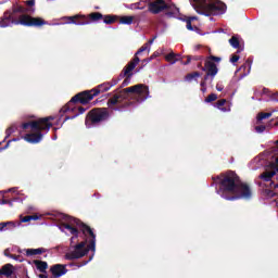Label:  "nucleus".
I'll use <instances>...</instances> for the list:
<instances>
[{
  "label": "nucleus",
  "mask_w": 278,
  "mask_h": 278,
  "mask_svg": "<svg viewBox=\"0 0 278 278\" xmlns=\"http://www.w3.org/2000/svg\"><path fill=\"white\" fill-rule=\"evenodd\" d=\"M65 223H62L60 225L61 231H64V229H67L72 233L71 240H75L79 238V229L83 231V235L85 238H88L89 244L86 248V241H81L80 243L76 244L74 248V251L68 252L65 254V260H80V257H84L85 255H88L89 251H96L97 249V235H94V231H92V228L90 226L86 225L84 222L79 220L78 218L71 217L66 215L64 217ZM78 227L79 229H77ZM89 236V237H88Z\"/></svg>",
  "instance_id": "1"
},
{
  "label": "nucleus",
  "mask_w": 278,
  "mask_h": 278,
  "mask_svg": "<svg viewBox=\"0 0 278 278\" xmlns=\"http://www.w3.org/2000/svg\"><path fill=\"white\" fill-rule=\"evenodd\" d=\"M213 184L218 185L217 194L226 201H237V199H251L253 192L251 187L240 180V176L233 170H228L219 176L213 177Z\"/></svg>",
  "instance_id": "2"
},
{
  "label": "nucleus",
  "mask_w": 278,
  "mask_h": 278,
  "mask_svg": "<svg viewBox=\"0 0 278 278\" xmlns=\"http://www.w3.org/2000/svg\"><path fill=\"white\" fill-rule=\"evenodd\" d=\"M34 9H27L21 4H13L11 10L0 17V27H12V25H23L24 27H42L47 22L41 17H34Z\"/></svg>",
  "instance_id": "3"
},
{
  "label": "nucleus",
  "mask_w": 278,
  "mask_h": 278,
  "mask_svg": "<svg viewBox=\"0 0 278 278\" xmlns=\"http://www.w3.org/2000/svg\"><path fill=\"white\" fill-rule=\"evenodd\" d=\"M129 97H138V101H147L149 99V86L139 84L118 91L108 100V108L118 110V108L114 106L119 105V103H123Z\"/></svg>",
  "instance_id": "4"
},
{
  "label": "nucleus",
  "mask_w": 278,
  "mask_h": 278,
  "mask_svg": "<svg viewBox=\"0 0 278 278\" xmlns=\"http://www.w3.org/2000/svg\"><path fill=\"white\" fill-rule=\"evenodd\" d=\"M198 14L203 16H218L225 14L227 4L223 2H210V0H189Z\"/></svg>",
  "instance_id": "5"
},
{
  "label": "nucleus",
  "mask_w": 278,
  "mask_h": 278,
  "mask_svg": "<svg viewBox=\"0 0 278 278\" xmlns=\"http://www.w3.org/2000/svg\"><path fill=\"white\" fill-rule=\"evenodd\" d=\"M111 89V85L106 83L100 84L93 89L85 90L75 94L71 100L68 105H73V103H80L81 105H88L94 97H99L103 92H108Z\"/></svg>",
  "instance_id": "6"
},
{
  "label": "nucleus",
  "mask_w": 278,
  "mask_h": 278,
  "mask_svg": "<svg viewBox=\"0 0 278 278\" xmlns=\"http://www.w3.org/2000/svg\"><path fill=\"white\" fill-rule=\"evenodd\" d=\"M175 4H168L164 0H155L153 2L148 3V12L151 14H160L164 12L167 18H173L175 16Z\"/></svg>",
  "instance_id": "7"
},
{
  "label": "nucleus",
  "mask_w": 278,
  "mask_h": 278,
  "mask_svg": "<svg viewBox=\"0 0 278 278\" xmlns=\"http://www.w3.org/2000/svg\"><path fill=\"white\" fill-rule=\"evenodd\" d=\"M110 118V112L105 108H96L89 111L87 114L85 125L87 127H92V125H99V123H103V121H108Z\"/></svg>",
  "instance_id": "8"
},
{
  "label": "nucleus",
  "mask_w": 278,
  "mask_h": 278,
  "mask_svg": "<svg viewBox=\"0 0 278 278\" xmlns=\"http://www.w3.org/2000/svg\"><path fill=\"white\" fill-rule=\"evenodd\" d=\"M140 64V58H136L135 60H130L126 66L123 68V71L119 74V80L124 79L122 83L121 88H125V86H129L131 83V77H134V70L136 66Z\"/></svg>",
  "instance_id": "9"
},
{
  "label": "nucleus",
  "mask_w": 278,
  "mask_h": 278,
  "mask_svg": "<svg viewBox=\"0 0 278 278\" xmlns=\"http://www.w3.org/2000/svg\"><path fill=\"white\" fill-rule=\"evenodd\" d=\"M71 103V102H70ZM65 104L61 110H60V114L61 116H64V114H66V112H75V110L78 111V113H76L72 118H76V116H79V114H84V112H86V108L84 106H75V103H81V102H74L72 104ZM70 104V105H68Z\"/></svg>",
  "instance_id": "10"
},
{
  "label": "nucleus",
  "mask_w": 278,
  "mask_h": 278,
  "mask_svg": "<svg viewBox=\"0 0 278 278\" xmlns=\"http://www.w3.org/2000/svg\"><path fill=\"white\" fill-rule=\"evenodd\" d=\"M18 127H20V129H18L20 132H23V131H42L41 128H40V123L38 122V119L22 123Z\"/></svg>",
  "instance_id": "11"
},
{
  "label": "nucleus",
  "mask_w": 278,
  "mask_h": 278,
  "mask_svg": "<svg viewBox=\"0 0 278 278\" xmlns=\"http://www.w3.org/2000/svg\"><path fill=\"white\" fill-rule=\"evenodd\" d=\"M202 71L211 75V81H214V77L218 75V66L216 65V63L210 60H205L204 67H202Z\"/></svg>",
  "instance_id": "12"
},
{
  "label": "nucleus",
  "mask_w": 278,
  "mask_h": 278,
  "mask_svg": "<svg viewBox=\"0 0 278 278\" xmlns=\"http://www.w3.org/2000/svg\"><path fill=\"white\" fill-rule=\"evenodd\" d=\"M24 140L30 144H38L42 140V130H35L24 136Z\"/></svg>",
  "instance_id": "13"
},
{
  "label": "nucleus",
  "mask_w": 278,
  "mask_h": 278,
  "mask_svg": "<svg viewBox=\"0 0 278 278\" xmlns=\"http://www.w3.org/2000/svg\"><path fill=\"white\" fill-rule=\"evenodd\" d=\"M50 273L53 277L60 278L63 277V275H66L68 269H66V265L55 264L50 267Z\"/></svg>",
  "instance_id": "14"
},
{
  "label": "nucleus",
  "mask_w": 278,
  "mask_h": 278,
  "mask_svg": "<svg viewBox=\"0 0 278 278\" xmlns=\"http://www.w3.org/2000/svg\"><path fill=\"white\" fill-rule=\"evenodd\" d=\"M51 121H55V117L48 116V117H41V118L37 119L41 131H49V129H51V127H53V123H51Z\"/></svg>",
  "instance_id": "15"
},
{
  "label": "nucleus",
  "mask_w": 278,
  "mask_h": 278,
  "mask_svg": "<svg viewBox=\"0 0 278 278\" xmlns=\"http://www.w3.org/2000/svg\"><path fill=\"white\" fill-rule=\"evenodd\" d=\"M71 23L74 25H90V21L86 15H75L70 17Z\"/></svg>",
  "instance_id": "16"
},
{
  "label": "nucleus",
  "mask_w": 278,
  "mask_h": 278,
  "mask_svg": "<svg viewBox=\"0 0 278 278\" xmlns=\"http://www.w3.org/2000/svg\"><path fill=\"white\" fill-rule=\"evenodd\" d=\"M165 60L166 62H169V64H176V62H179L181 60V54L170 52L165 55Z\"/></svg>",
  "instance_id": "17"
},
{
  "label": "nucleus",
  "mask_w": 278,
  "mask_h": 278,
  "mask_svg": "<svg viewBox=\"0 0 278 278\" xmlns=\"http://www.w3.org/2000/svg\"><path fill=\"white\" fill-rule=\"evenodd\" d=\"M34 264L37 270L41 271L42 274H47V268H49V264L47 262L35 260Z\"/></svg>",
  "instance_id": "18"
},
{
  "label": "nucleus",
  "mask_w": 278,
  "mask_h": 278,
  "mask_svg": "<svg viewBox=\"0 0 278 278\" xmlns=\"http://www.w3.org/2000/svg\"><path fill=\"white\" fill-rule=\"evenodd\" d=\"M226 103L227 99H220L215 103V108H217V110H220V112H231L230 106H225Z\"/></svg>",
  "instance_id": "19"
},
{
  "label": "nucleus",
  "mask_w": 278,
  "mask_h": 278,
  "mask_svg": "<svg viewBox=\"0 0 278 278\" xmlns=\"http://www.w3.org/2000/svg\"><path fill=\"white\" fill-rule=\"evenodd\" d=\"M12 264H7L1 267L0 269V277L3 275L4 277H12Z\"/></svg>",
  "instance_id": "20"
},
{
  "label": "nucleus",
  "mask_w": 278,
  "mask_h": 278,
  "mask_svg": "<svg viewBox=\"0 0 278 278\" xmlns=\"http://www.w3.org/2000/svg\"><path fill=\"white\" fill-rule=\"evenodd\" d=\"M89 23H97L98 21H103V14L99 12H93L87 15Z\"/></svg>",
  "instance_id": "21"
},
{
  "label": "nucleus",
  "mask_w": 278,
  "mask_h": 278,
  "mask_svg": "<svg viewBox=\"0 0 278 278\" xmlns=\"http://www.w3.org/2000/svg\"><path fill=\"white\" fill-rule=\"evenodd\" d=\"M42 253H46L45 248H38V249H27L26 255L27 257H31L34 255H42Z\"/></svg>",
  "instance_id": "22"
},
{
  "label": "nucleus",
  "mask_w": 278,
  "mask_h": 278,
  "mask_svg": "<svg viewBox=\"0 0 278 278\" xmlns=\"http://www.w3.org/2000/svg\"><path fill=\"white\" fill-rule=\"evenodd\" d=\"M276 175V170L264 172L263 174L260 175V179H263V181H270Z\"/></svg>",
  "instance_id": "23"
},
{
  "label": "nucleus",
  "mask_w": 278,
  "mask_h": 278,
  "mask_svg": "<svg viewBox=\"0 0 278 278\" xmlns=\"http://www.w3.org/2000/svg\"><path fill=\"white\" fill-rule=\"evenodd\" d=\"M7 229H16V223L14 222L0 223V231H7Z\"/></svg>",
  "instance_id": "24"
},
{
  "label": "nucleus",
  "mask_w": 278,
  "mask_h": 278,
  "mask_svg": "<svg viewBox=\"0 0 278 278\" xmlns=\"http://www.w3.org/2000/svg\"><path fill=\"white\" fill-rule=\"evenodd\" d=\"M187 61H181V64H184V66H188V64H190V62H192V60L194 62H201V60H203V56L201 55H187Z\"/></svg>",
  "instance_id": "25"
},
{
  "label": "nucleus",
  "mask_w": 278,
  "mask_h": 278,
  "mask_svg": "<svg viewBox=\"0 0 278 278\" xmlns=\"http://www.w3.org/2000/svg\"><path fill=\"white\" fill-rule=\"evenodd\" d=\"M118 15H104L103 16V23H105V25H112L114 23H116V21H118Z\"/></svg>",
  "instance_id": "26"
},
{
  "label": "nucleus",
  "mask_w": 278,
  "mask_h": 278,
  "mask_svg": "<svg viewBox=\"0 0 278 278\" xmlns=\"http://www.w3.org/2000/svg\"><path fill=\"white\" fill-rule=\"evenodd\" d=\"M18 129H20V127H16L15 125H12L11 127L7 128L5 137L2 142H5V140H8V138H10L12 136V134H14L15 131H18Z\"/></svg>",
  "instance_id": "27"
},
{
  "label": "nucleus",
  "mask_w": 278,
  "mask_h": 278,
  "mask_svg": "<svg viewBox=\"0 0 278 278\" xmlns=\"http://www.w3.org/2000/svg\"><path fill=\"white\" fill-rule=\"evenodd\" d=\"M119 23L122 25H131L134 23V16L125 15L119 17Z\"/></svg>",
  "instance_id": "28"
},
{
  "label": "nucleus",
  "mask_w": 278,
  "mask_h": 278,
  "mask_svg": "<svg viewBox=\"0 0 278 278\" xmlns=\"http://www.w3.org/2000/svg\"><path fill=\"white\" fill-rule=\"evenodd\" d=\"M197 77H201V73L199 72L189 73L185 76V81H192V79H197Z\"/></svg>",
  "instance_id": "29"
},
{
  "label": "nucleus",
  "mask_w": 278,
  "mask_h": 278,
  "mask_svg": "<svg viewBox=\"0 0 278 278\" xmlns=\"http://www.w3.org/2000/svg\"><path fill=\"white\" fill-rule=\"evenodd\" d=\"M229 45H231L233 47V49H240V39H238V37L232 36L229 39Z\"/></svg>",
  "instance_id": "30"
},
{
  "label": "nucleus",
  "mask_w": 278,
  "mask_h": 278,
  "mask_svg": "<svg viewBox=\"0 0 278 278\" xmlns=\"http://www.w3.org/2000/svg\"><path fill=\"white\" fill-rule=\"evenodd\" d=\"M264 197H267V199H273L274 197H277V192H275L271 189H265L263 191Z\"/></svg>",
  "instance_id": "31"
},
{
  "label": "nucleus",
  "mask_w": 278,
  "mask_h": 278,
  "mask_svg": "<svg viewBox=\"0 0 278 278\" xmlns=\"http://www.w3.org/2000/svg\"><path fill=\"white\" fill-rule=\"evenodd\" d=\"M147 49H149V43H144L134 55V58L131 60H136V58H139L138 55H140V53H144V51H147Z\"/></svg>",
  "instance_id": "32"
},
{
  "label": "nucleus",
  "mask_w": 278,
  "mask_h": 278,
  "mask_svg": "<svg viewBox=\"0 0 278 278\" xmlns=\"http://www.w3.org/2000/svg\"><path fill=\"white\" fill-rule=\"evenodd\" d=\"M216 99H218V96L216 93H211L205 98V103H213Z\"/></svg>",
  "instance_id": "33"
},
{
  "label": "nucleus",
  "mask_w": 278,
  "mask_h": 278,
  "mask_svg": "<svg viewBox=\"0 0 278 278\" xmlns=\"http://www.w3.org/2000/svg\"><path fill=\"white\" fill-rule=\"evenodd\" d=\"M273 113H258L257 121H266V118H270Z\"/></svg>",
  "instance_id": "34"
},
{
  "label": "nucleus",
  "mask_w": 278,
  "mask_h": 278,
  "mask_svg": "<svg viewBox=\"0 0 278 278\" xmlns=\"http://www.w3.org/2000/svg\"><path fill=\"white\" fill-rule=\"evenodd\" d=\"M26 5H28V8H26L27 10H35L34 5H36V0H27L26 1Z\"/></svg>",
  "instance_id": "35"
},
{
  "label": "nucleus",
  "mask_w": 278,
  "mask_h": 278,
  "mask_svg": "<svg viewBox=\"0 0 278 278\" xmlns=\"http://www.w3.org/2000/svg\"><path fill=\"white\" fill-rule=\"evenodd\" d=\"M186 23H187V29L189 30V31H194V27H192V20L191 18H187L186 20Z\"/></svg>",
  "instance_id": "36"
},
{
  "label": "nucleus",
  "mask_w": 278,
  "mask_h": 278,
  "mask_svg": "<svg viewBox=\"0 0 278 278\" xmlns=\"http://www.w3.org/2000/svg\"><path fill=\"white\" fill-rule=\"evenodd\" d=\"M255 131L257 134H264V131H266V126L265 125L255 126Z\"/></svg>",
  "instance_id": "37"
},
{
  "label": "nucleus",
  "mask_w": 278,
  "mask_h": 278,
  "mask_svg": "<svg viewBox=\"0 0 278 278\" xmlns=\"http://www.w3.org/2000/svg\"><path fill=\"white\" fill-rule=\"evenodd\" d=\"M118 81H121V76H118L117 78H113L111 81H106V84L111 85V88H113V86H116Z\"/></svg>",
  "instance_id": "38"
},
{
  "label": "nucleus",
  "mask_w": 278,
  "mask_h": 278,
  "mask_svg": "<svg viewBox=\"0 0 278 278\" xmlns=\"http://www.w3.org/2000/svg\"><path fill=\"white\" fill-rule=\"evenodd\" d=\"M206 60H208L210 62H220V56H215V55H210L208 58H206Z\"/></svg>",
  "instance_id": "39"
},
{
  "label": "nucleus",
  "mask_w": 278,
  "mask_h": 278,
  "mask_svg": "<svg viewBox=\"0 0 278 278\" xmlns=\"http://www.w3.org/2000/svg\"><path fill=\"white\" fill-rule=\"evenodd\" d=\"M11 260H15V262H23V256L11 254Z\"/></svg>",
  "instance_id": "40"
},
{
  "label": "nucleus",
  "mask_w": 278,
  "mask_h": 278,
  "mask_svg": "<svg viewBox=\"0 0 278 278\" xmlns=\"http://www.w3.org/2000/svg\"><path fill=\"white\" fill-rule=\"evenodd\" d=\"M238 60H240V55L238 54H233L231 58H230V62L232 64H236V62H238Z\"/></svg>",
  "instance_id": "41"
},
{
  "label": "nucleus",
  "mask_w": 278,
  "mask_h": 278,
  "mask_svg": "<svg viewBox=\"0 0 278 278\" xmlns=\"http://www.w3.org/2000/svg\"><path fill=\"white\" fill-rule=\"evenodd\" d=\"M11 142H16V139H11L7 142V144L3 148H0V151H4V149H9L10 148V143Z\"/></svg>",
  "instance_id": "42"
},
{
  "label": "nucleus",
  "mask_w": 278,
  "mask_h": 278,
  "mask_svg": "<svg viewBox=\"0 0 278 278\" xmlns=\"http://www.w3.org/2000/svg\"><path fill=\"white\" fill-rule=\"evenodd\" d=\"M1 204L2 205H10L11 207H12V200H8V199H2V201H1Z\"/></svg>",
  "instance_id": "43"
},
{
  "label": "nucleus",
  "mask_w": 278,
  "mask_h": 278,
  "mask_svg": "<svg viewBox=\"0 0 278 278\" xmlns=\"http://www.w3.org/2000/svg\"><path fill=\"white\" fill-rule=\"evenodd\" d=\"M224 89H225V86H223V84H220V83H217V84H216V90H217L218 92H223Z\"/></svg>",
  "instance_id": "44"
},
{
  "label": "nucleus",
  "mask_w": 278,
  "mask_h": 278,
  "mask_svg": "<svg viewBox=\"0 0 278 278\" xmlns=\"http://www.w3.org/2000/svg\"><path fill=\"white\" fill-rule=\"evenodd\" d=\"M34 217H31L30 215L24 216L22 218V223H29Z\"/></svg>",
  "instance_id": "45"
},
{
  "label": "nucleus",
  "mask_w": 278,
  "mask_h": 278,
  "mask_svg": "<svg viewBox=\"0 0 278 278\" xmlns=\"http://www.w3.org/2000/svg\"><path fill=\"white\" fill-rule=\"evenodd\" d=\"M247 66L249 67V71H251V62L249 60L241 66V68H247Z\"/></svg>",
  "instance_id": "46"
},
{
  "label": "nucleus",
  "mask_w": 278,
  "mask_h": 278,
  "mask_svg": "<svg viewBox=\"0 0 278 278\" xmlns=\"http://www.w3.org/2000/svg\"><path fill=\"white\" fill-rule=\"evenodd\" d=\"M207 79H212V75L206 73L203 77V81H207Z\"/></svg>",
  "instance_id": "47"
},
{
  "label": "nucleus",
  "mask_w": 278,
  "mask_h": 278,
  "mask_svg": "<svg viewBox=\"0 0 278 278\" xmlns=\"http://www.w3.org/2000/svg\"><path fill=\"white\" fill-rule=\"evenodd\" d=\"M91 260H92V256H90L89 260L84 262L81 265H77V267L81 268V266H86V264H88V262H90Z\"/></svg>",
  "instance_id": "48"
},
{
  "label": "nucleus",
  "mask_w": 278,
  "mask_h": 278,
  "mask_svg": "<svg viewBox=\"0 0 278 278\" xmlns=\"http://www.w3.org/2000/svg\"><path fill=\"white\" fill-rule=\"evenodd\" d=\"M5 257H12V253H10V250H4Z\"/></svg>",
  "instance_id": "49"
},
{
  "label": "nucleus",
  "mask_w": 278,
  "mask_h": 278,
  "mask_svg": "<svg viewBox=\"0 0 278 278\" xmlns=\"http://www.w3.org/2000/svg\"><path fill=\"white\" fill-rule=\"evenodd\" d=\"M155 38L156 37H153L152 39H149V41L146 45H153V42H155Z\"/></svg>",
  "instance_id": "50"
},
{
  "label": "nucleus",
  "mask_w": 278,
  "mask_h": 278,
  "mask_svg": "<svg viewBox=\"0 0 278 278\" xmlns=\"http://www.w3.org/2000/svg\"><path fill=\"white\" fill-rule=\"evenodd\" d=\"M200 86H201V88H205V86H206L205 80H202V81L200 83Z\"/></svg>",
  "instance_id": "51"
},
{
  "label": "nucleus",
  "mask_w": 278,
  "mask_h": 278,
  "mask_svg": "<svg viewBox=\"0 0 278 278\" xmlns=\"http://www.w3.org/2000/svg\"><path fill=\"white\" fill-rule=\"evenodd\" d=\"M205 66H203V63H198V68H201L202 71H203V68H204Z\"/></svg>",
  "instance_id": "52"
},
{
  "label": "nucleus",
  "mask_w": 278,
  "mask_h": 278,
  "mask_svg": "<svg viewBox=\"0 0 278 278\" xmlns=\"http://www.w3.org/2000/svg\"><path fill=\"white\" fill-rule=\"evenodd\" d=\"M31 220H38V215H30Z\"/></svg>",
  "instance_id": "53"
},
{
  "label": "nucleus",
  "mask_w": 278,
  "mask_h": 278,
  "mask_svg": "<svg viewBox=\"0 0 278 278\" xmlns=\"http://www.w3.org/2000/svg\"><path fill=\"white\" fill-rule=\"evenodd\" d=\"M39 278H49V276L47 274H40Z\"/></svg>",
  "instance_id": "54"
},
{
  "label": "nucleus",
  "mask_w": 278,
  "mask_h": 278,
  "mask_svg": "<svg viewBox=\"0 0 278 278\" xmlns=\"http://www.w3.org/2000/svg\"><path fill=\"white\" fill-rule=\"evenodd\" d=\"M188 18H190L191 22H192V21H197V16H191V17H188Z\"/></svg>",
  "instance_id": "55"
},
{
  "label": "nucleus",
  "mask_w": 278,
  "mask_h": 278,
  "mask_svg": "<svg viewBox=\"0 0 278 278\" xmlns=\"http://www.w3.org/2000/svg\"><path fill=\"white\" fill-rule=\"evenodd\" d=\"M123 108H129V103H127V102L124 103V104H123Z\"/></svg>",
  "instance_id": "56"
},
{
  "label": "nucleus",
  "mask_w": 278,
  "mask_h": 278,
  "mask_svg": "<svg viewBox=\"0 0 278 278\" xmlns=\"http://www.w3.org/2000/svg\"><path fill=\"white\" fill-rule=\"evenodd\" d=\"M207 89L204 87V88H202V92H205Z\"/></svg>",
  "instance_id": "57"
},
{
  "label": "nucleus",
  "mask_w": 278,
  "mask_h": 278,
  "mask_svg": "<svg viewBox=\"0 0 278 278\" xmlns=\"http://www.w3.org/2000/svg\"><path fill=\"white\" fill-rule=\"evenodd\" d=\"M276 164H278V157L275 159Z\"/></svg>",
  "instance_id": "58"
},
{
  "label": "nucleus",
  "mask_w": 278,
  "mask_h": 278,
  "mask_svg": "<svg viewBox=\"0 0 278 278\" xmlns=\"http://www.w3.org/2000/svg\"><path fill=\"white\" fill-rule=\"evenodd\" d=\"M151 60H153V56H150L149 62H151Z\"/></svg>",
  "instance_id": "59"
},
{
  "label": "nucleus",
  "mask_w": 278,
  "mask_h": 278,
  "mask_svg": "<svg viewBox=\"0 0 278 278\" xmlns=\"http://www.w3.org/2000/svg\"><path fill=\"white\" fill-rule=\"evenodd\" d=\"M68 118H71V117L66 116V117H65V121H68Z\"/></svg>",
  "instance_id": "60"
},
{
  "label": "nucleus",
  "mask_w": 278,
  "mask_h": 278,
  "mask_svg": "<svg viewBox=\"0 0 278 278\" xmlns=\"http://www.w3.org/2000/svg\"><path fill=\"white\" fill-rule=\"evenodd\" d=\"M268 91V89H264V92H267Z\"/></svg>",
  "instance_id": "61"
},
{
  "label": "nucleus",
  "mask_w": 278,
  "mask_h": 278,
  "mask_svg": "<svg viewBox=\"0 0 278 278\" xmlns=\"http://www.w3.org/2000/svg\"><path fill=\"white\" fill-rule=\"evenodd\" d=\"M241 50H238L237 53H240Z\"/></svg>",
  "instance_id": "62"
},
{
  "label": "nucleus",
  "mask_w": 278,
  "mask_h": 278,
  "mask_svg": "<svg viewBox=\"0 0 278 278\" xmlns=\"http://www.w3.org/2000/svg\"><path fill=\"white\" fill-rule=\"evenodd\" d=\"M276 170H277V173H278V167H277V169H276Z\"/></svg>",
  "instance_id": "63"
}]
</instances>
